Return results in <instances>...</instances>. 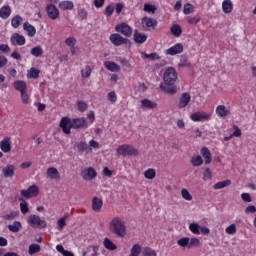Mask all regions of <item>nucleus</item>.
Wrapping results in <instances>:
<instances>
[{
  "label": "nucleus",
  "instance_id": "nucleus-1",
  "mask_svg": "<svg viewBox=\"0 0 256 256\" xmlns=\"http://www.w3.org/2000/svg\"><path fill=\"white\" fill-rule=\"evenodd\" d=\"M163 79L164 83H160L159 88L164 91V93L175 95V93H177V86H175L177 82V70L173 67L167 68L164 72Z\"/></svg>",
  "mask_w": 256,
  "mask_h": 256
},
{
  "label": "nucleus",
  "instance_id": "nucleus-2",
  "mask_svg": "<svg viewBox=\"0 0 256 256\" xmlns=\"http://www.w3.org/2000/svg\"><path fill=\"white\" fill-rule=\"evenodd\" d=\"M86 125L87 121H85V118H76L71 120L64 117L60 122V127L65 135H71V129H81V127H85Z\"/></svg>",
  "mask_w": 256,
  "mask_h": 256
},
{
  "label": "nucleus",
  "instance_id": "nucleus-3",
  "mask_svg": "<svg viewBox=\"0 0 256 256\" xmlns=\"http://www.w3.org/2000/svg\"><path fill=\"white\" fill-rule=\"evenodd\" d=\"M109 229L111 233L117 235V237L123 238L125 235H127V227L125 226V222L122 221L119 217L112 219Z\"/></svg>",
  "mask_w": 256,
  "mask_h": 256
},
{
  "label": "nucleus",
  "instance_id": "nucleus-4",
  "mask_svg": "<svg viewBox=\"0 0 256 256\" xmlns=\"http://www.w3.org/2000/svg\"><path fill=\"white\" fill-rule=\"evenodd\" d=\"M28 224L30 225V227H34L35 229L37 228H41V229H45V227H47V221L42 220L41 217L32 214L28 217L27 219Z\"/></svg>",
  "mask_w": 256,
  "mask_h": 256
},
{
  "label": "nucleus",
  "instance_id": "nucleus-5",
  "mask_svg": "<svg viewBox=\"0 0 256 256\" xmlns=\"http://www.w3.org/2000/svg\"><path fill=\"white\" fill-rule=\"evenodd\" d=\"M118 155H122V157H131L133 155H138L137 149L131 145H121L117 148Z\"/></svg>",
  "mask_w": 256,
  "mask_h": 256
},
{
  "label": "nucleus",
  "instance_id": "nucleus-6",
  "mask_svg": "<svg viewBox=\"0 0 256 256\" xmlns=\"http://www.w3.org/2000/svg\"><path fill=\"white\" fill-rule=\"evenodd\" d=\"M20 193L25 199H31L39 195V187H37V185H32L26 190H21Z\"/></svg>",
  "mask_w": 256,
  "mask_h": 256
},
{
  "label": "nucleus",
  "instance_id": "nucleus-7",
  "mask_svg": "<svg viewBox=\"0 0 256 256\" xmlns=\"http://www.w3.org/2000/svg\"><path fill=\"white\" fill-rule=\"evenodd\" d=\"M115 31H117V33H121L124 37H131V35H133V29L127 23L116 25Z\"/></svg>",
  "mask_w": 256,
  "mask_h": 256
},
{
  "label": "nucleus",
  "instance_id": "nucleus-8",
  "mask_svg": "<svg viewBox=\"0 0 256 256\" xmlns=\"http://www.w3.org/2000/svg\"><path fill=\"white\" fill-rule=\"evenodd\" d=\"M110 41L113 45H115V47H121V45L127 44V41H129V39L123 38V36H121L120 34L115 33L110 35Z\"/></svg>",
  "mask_w": 256,
  "mask_h": 256
},
{
  "label": "nucleus",
  "instance_id": "nucleus-9",
  "mask_svg": "<svg viewBox=\"0 0 256 256\" xmlns=\"http://www.w3.org/2000/svg\"><path fill=\"white\" fill-rule=\"evenodd\" d=\"M190 119H192V121H195V122L209 121V119H211V115L203 111H198V112L192 113L190 116Z\"/></svg>",
  "mask_w": 256,
  "mask_h": 256
},
{
  "label": "nucleus",
  "instance_id": "nucleus-10",
  "mask_svg": "<svg viewBox=\"0 0 256 256\" xmlns=\"http://www.w3.org/2000/svg\"><path fill=\"white\" fill-rule=\"evenodd\" d=\"M46 11L49 19H52L53 21H55V19H59V9L56 8L55 5L53 4L47 5Z\"/></svg>",
  "mask_w": 256,
  "mask_h": 256
},
{
  "label": "nucleus",
  "instance_id": "nucleus-11",
  "mask_svg": "<svg viewBox=\"0 0 256 256\" xmlns=\"http://www.w3.org/2000/svg\"><path fill=\"white\" fill-rule=\"evenodd\" d=\"M189 103H191V94H189V92H185L179 99L178 108L185 109Z\"/></svg>",
  "mask_w": 256,
  "mask_h": 256
},
{
  "label": "nucleus",
  "instance_id": "nucleus-12",
  "mask_svg": "<svg viewBox=\"0 0 256 256\" xmlns=\"http://www.w3.org/2000/svg\"><path fill=\"white\" fill-rule=\"evenodd\" d=\"M11 43L12 45L23 46L26 43L25 36L20 35L19 33H14L11 36Z\"/></svg>",
  "mask_w": 256,
  "mask_h": 256
},
{
  "label": "nucleus",
  "instance_id": "nucleus-13",
  "mask_svg": "<svg viewBox=\"0 0 256 256\" xmlns=\"http://www.w3.org/2000/svg\"><path fill=\"white\" fill-rule=\"evenodd\" d=\"M179 53H183V44L178 43L172 46L171 48L166 50V55H179Z\"/></svg>",
  "mask_w": 256,
  "mask_h": 256
},
{
  "label": "nucleus",
  "instance_id": "nucleus-14",
  "mask_svg": "<svg viewBox=\"0 0 256 256\" xmlns=\"http://www.w3.org/2000/svg\"><path fill=\"white\" fill-rule=\"evenodd\" d=\"M97 177V171H95L92 167L87 168L83 172L84 181H91V179H95Z\"/></svg>",
  "mask_w": 256,
  "mask_h": 256
},
{
  "label": "nucleus",
  "instance_id": "nucleus-15",
  "mask_svg": "<svg viewBox=\"0 0 256 256\" xmlns=\"http://www.w3.org/2000/svg\"><path fill=\"white\" fill-rule=\"evenodd\" d=\"M133 39L135 43H138V45H143L145 41H147V35L146 34H141L139 30L134 31Z\"/></svg>",
  "mask_w": 256,
  "mask_h": 256
},
{
  "label": "nucleus",
  "instance_id": "nucleus-16",
  "mask_svg": "<svg viewBox=\"0 0 256 256\" xmlns=\"http://www.w3.org/2000/svg\"><path fill=\"white\" fill-rule=\"evenodd\" d=\"M0 149H2L3 153H9V151H11V138L10 137H5L0 142Z\"/></svg>",
  "mask_w": 256,
  "mask_h": 256
},
{
  "label": "nucleus",
  "instance_id": "nucleus-17",
  "mask_svg": "<svg viewBox=\"0 0 256 256\" xmlns=\"http://www.w3.org/2000/svg\"><path fill=\"white\" fill-rule=\"evenodd\" d=\"M24 31H26L28 37H35L37 33V29H35V26L31 25L29 22H25L23 25Z\"/></svg>",
  "mask_w": 256,
  "mask_h": 256
},
{
  "label": "nucleus",
  "instance_id": "nucleus-18",
  "mask_svg": "<svg viewBox=\"0 0 256 256\" xmlns=\"http://www.w3.org/2000/svg\"><path fill=\"white\" fill-rule=\"evenodd\" d=\"M104 67H106L108 71H112L113 73H117L118 71H121V66H119V64L113 61H106L104 63Z\"/></svg>",
  "mask_w": 256,
  "mask_h": 256
},
{
  "label": "nucleus",
  "instance_id": "nucleus-19",
  "mask_svg": "<svg viewBox=\"0 0 256 256\" xmlns=\"http://www.w3.org/2000/svg\"><path fill=\"white\" fill-rule=\"evenodd\" d=\"M142 24L148 28L155 29L157 27V20L145 16L142 18Z\"/></svg>",
  "mask_w": 256,
  "mask_h": 256
},
{
  "label": "nucleus",
  "instance_id": "nucleus-20",
  "mask_svg": "<svg viewBox=\"0 0 256 256\" xmlns=\"http://www.w3.org/2000/svg\"><path fill=\"white\" fill-rule=\"evenodd\" d=\"M103 207V200H101L98 197H94L92 200V209L93 211H96V213H99Z\"/></svg>",
  "mask_w": 256,
  "mask_h": 256
},
{
  "label": "nucleus",
  "instance_id": "nucleus-21",
  "mask_svg": "<svg viewBox=\"0 0 256 256\" xmlns=\"http://www.w3.org/2000/svg\"><path fill=\"white\" fill-rule=\"evenodd\" d=\"M216 113L218 114V117H227V115H231V112L227 109L225 105L217 106Z\"/></svg>",
  "mask_w": 256,
  "mask_h": 256
},
{
  "label": "nucleus",
  "instance_id": "nucleus-22",
  "mask_svg": "<svg viewBox=\"0 0 256 256\" xmlns=\"http://www.w3.org/2000/svg\"><path fill=\"white\" fill-rule=\"evenodd\" d=\"M201 155L202 157H204L206 165H209V163H211L212 161L211 150H209V148L207 147H203L201 149Z\"/></svg>",
  "mask_w": 256,
  "mask_h": 256
},
{
  "label": "nucleus",
  "instance_id": "nucleus-23",
  "mask_svg": "<svg viewBox=\"0 0 256 256\" xmlns=\"http://www.w3.org/2000/svg\"><path fill=\"white\" fill-rule=\"evenodd\" d=\"M47 176L50 179H59L60 177L59 170H57V168L55 167H50L47 169Z\"/></svg>",
  "mask_w": 256,
  "mask_h": 256
},
{
  "label": "nucleus",
  "instance_id": "nucleus-24",
  "mask_svg": "<svg viewBox=\"0 0 256 256\" xmlns=\"http://www.w3.org/2000/svg\"><path fill=\"white\" fill-rule=\"evenodd\" d=\"M2 173L4 175V177H13V175H15V166L13 165H8L6 166L3 170Z\"/></svg>",
  "mask_w": 256,
  "mask_h": 256
},
{
  "label": "nucleus",
  "instance_id": "nucleus-25",
  "mask_svg": "<svg viewBox=\"0 0 256 256\" xmlns=\"http://www.w3.org/2000/svg\"><path fill=\"white\" fill-rule=\"evenodd\" d=\"M59 7L63 11H71L73 9V7H75V6L72 1L67 0V1L60 2Z\"/></svg>",
  "mask_w": 256,
  "mask_h": 256
},
{
  "label": "nucleus",
  "instance_id": "nucleus-26",
  "mask_svg": "<svg viewBox=\"0 0 256 256\" xmlns=\"http://www.w3.org/2000/svg\"><path fill=\"white\" fill-rule=\"evenodd\" d=\"M103 245L105 249H108V251H116L117 249V245H115V243H113V241H111L109 238L104 239Z\"/></svg>",
  "mask_w": 256,
  "mask_h": 256
},
{
  "label": "nucleus",
  "instance_id": "nucleus-27",
  "mask_svg": "<svg viewBox=\"0 0 256 256\" xmlns=\"http://www.w3.org/2000/svg\"><path fill=\"white\" fill-rule=\"evenodd\" d=\"M14 88L17 91H20V93H23L24 91H27V83H25V81L18 80L14 82Z\"/></svg>",
  "mask_w": 256,
  "mask_h": 256
},
{
  "label": "nucleus",
  "instance_id": "nucleus-28",
  "mask_svg": "<svg viewBox=\"0 0 256 256\" xmlns=\"http://www.w3.org/2000/svg\"><path fill=\"white\" fill-rule=\"evenodd\" d=\"M10 15H11V7L3 6L0 9V17H1V19H9Z\"/></svg>",
  "mask_w": 256,
  "mask_h": 256
},
{
  "label": "nucleus",
  "instance_id": "nucleus-29",
  "mask_svg": "<svg viewBox=\"0 0 256 256\" xmlns=\"http://www.w3.org/2000/svg\"><path fill=\"white\" fill-rule=\"evenodd\" d=\"M222 9L224 13H232L233 12V2L231 0H225L222 3Z\"/></svg>",
  "mask_w": 256,
  "mask_h": 256
},
{
  "label": "nucleus",
  "instance_id": "nucleus-30",
  "mask_svg": "<svg viewBox=\"0 0 256 256\" xmlns=\"http://www.w3.org/2000/svg\"><path fill=\"white\" fill-rule=\"evenodd\" d=\"M21 222L19 221H15L13 222V224L8 225V229L9 231H11L12 233H19V231H21Z\"/></svg>",
  "mask_w": 256,
  "mask_h": 256
},
{
  "label": "nucleus",
  "instance_id": "nucleus-31",
  "mask_svg": "<svg viewBox=\"0 0 256 256\" xmlns=\"http://www.w3.org/2000/svg\"><path fill=\"white\" fill-rule=\"evenodd\" d=\"M171 33L174 35V37H181V34L183 33V29H181V26L179 24H174L171 27Z\"/></svg>",
  "mask_w": 256,
  "mask_h": 256
},
{
  "label": "nucleus",
  "instance_id": "nucleus-32",
  "mask_svg": "<svg viewBox=\"0 0 256 256\" xmlns=\"http://www.w3.org/2000/svg\"><path fill=\"white\" fill-rule=\"evenodd\" d=\"M142 107H145L146 109H155L157 107V103L149 100V99H143L141 101Z\"/></svg>",
  "mask_w": 256,
  "mask_h": 256
},
{
  "label": "nucleus",
  "instance_id": "nucleus-33",
  "mask_svg": "<svg viewBox=\"0 0 256 256\" xmlns=\"http://www.w3.org/2000/svg\"><path fill=\"white\" fill-rule=\"evenodd\" d=\"M39 251H41V246L39 244H30L28 249L29 255H35V253H39Z\"/></svg>",
  "mask_w": 256,
  "mask_h": 256
},
{
  "label": "nucleus",
  "instance_id": "nucleus-34",
  "mask_svg": "<svg viewBox=\"0 0 256 256\" xmlns=\"http://www.w3.org/2000/svg\"><path fill=\"white\" fill-rule=\"evenodd\" d=\"M191 163L193 167H201V164L203 163V158L201 156H192Z\"/></svg>",
  "mask_w": 256,
  "mask_h": 256
},
{
  "label": "nucleus",
  "instance_id": "nucleus-35",
  "mask_svg": "<svg viewBox=\"0 0 256 256\" xmlns=\"http://www.w3.org/2000/svg\"><path fill=\"white\" fill-rule=\"evenodd\" d=\"M231 185V180H224L221 182H217L214 184V189H225V187H229Z\"/></svg>",
  "mask_w": 256,
  "mask_h": 256
},
{
  "label": "nucleus",
  "instance_id": "nucleus-36",
  "mask_svg": "<svg viewBox=\"0 0 256 256\" xmlns=\"http://www.w3.org/2000/svg\"><path fill=\"white\" fill-rule=\"evenodd\" d=\"M39 73H41V70L32 67L28 72V77L30 79H39Z\"/></svg>",
  "mask_w": 256,
  "mask_h": 256
},
{
  "label": "nucleus",
  "instance_id": "nucleus-37",
  "mask_svg": "<svg viewBox=\"0 0 256 256\" xmlns=\"http://www.w3.org/2000/svg\"><path fill=\"white\" fill-rule=\"evenodd\" d=\"M21 23H23V18L21 16L16 15L14 18H12L11 25L14 27V29H17Z\"/></svg>",
  "mask_w": 256,
  "mask_h": 256
},
{
  "label": "nucleus",
  "instance_id": "nucleus-38",
  "mask_svg": "<svg viewBox=\"0 0 256 256\" xmlns=\"http://www.w3.org/2000/svg\"><path fill=\"white\" fill-rule=\"evenodd\" d=\"M141 255V245L135 244L130 250V256H139Z\"/></svg>",
  "mask_w": 256,
  "mask_h": 256
},
{
  "label": "nucleus",
  "instance_id": "nucleus-39",
  "mask_svg": "<svg viewBox=\"0 0 256 256\" xmlns=\"http://www.w3.org/2000/svg\"><path fill=\"white\" fill-rule=\"evenodd\" d=\"M189 229L194 233V235H201V226H199V224L191 223L189 225Z\"/></svg>",
  "mask_w": 256,
  "mask_h": 256
},
{
  "label": "nucleus",
  "instance_id": "nucleus-40",
  "mask_svg": "<svg viewBox=\"0 0 256 256\" xmlns=\"http://www.w3.org/2000/svg\"><path fill=\"white\" fill-rule=\"evenodd\" d=\"M66 219H67V216H64L58 220L57 222L58 231H63V229L67 227Z\"/></svg>",
  "mask_w": 256,
  "mask_h": 256
},
{
  "label": "nucleus",
  "instance_id": "nucleus-41",
  "mask_svg": "<svg viewBox=\"0 0 256 256\" xmlns=\"http://www.w3.org/2000/svg\"><path fill=\"white\" fill-rule=\"evenodd\" d=\"M31 55H33L34 57H41V55H43V48H41V46H36L32 48Z\"/></svg>",
  "mask_w": 256,
  "mask_h": 256
},
{
  "label": "nucleus",
  "instance_id": "nucleus-42",
  "mask_svg": "<svg viewBox=\"0 0 256 256\" xmlns=\"http://www.w3.org/2000/svg\"><path fill=\"white\" fill-rule=\"evenodd\" d=\"M155 175H157V173L153 168H149L144 172V177H146V179H155Z\"/></svg>",
  "mask_w": 256,
  "mask_h": 256
},
{
  "label": "nucleus",
  "instance_id": "nucleus-43",
  "mask_svg": "<svg viewBox=\"0 0 256 256\" xmlns=\"http://www.w3.org/2000/svg\"><path fill=\"white\" fill-rule=\"evenodd\" d=\"M195 11V7H193L190 3L184 5L183 13L184 15H191Z\"/></svg>",
  "mask_w": 256,
  "mask_h": 256
},
{
  "label": "nucleus",
  "instance_id": "nucleus-44",
  "mask_svg": "<svg viewBox=\"0 0 256 256\" xmlns=\"http://www.w3.org/2000/svg\"><path fill=\"white\" fill-rule=\"evenodd\" d=\"M20 211L23 215H27V213H29V203H27L25 200L20 203Z\"/></svg>",
  "mask_w": 256,
  "mask_h": 256
},
{
  "label": "nucleus",
  "instance_id": "nucleus-45",
  "mask_svg": "<svg viewBox=\"0 0 256 256\" xmlns=\"http://www.w3.org/2000/svg\"><path fill=\"white\" fill-rule=\"evenodd\" d=\"M78 153H84V151H87L89 149V145L86 144V142L82 141L77 144Z\"/></svg>",
  "mask_w": 256,
  "mask_h": 256
},
{
  "label": "nucleus",
  "instance_id": "nucleus-46",
  "mask_svg": "<svg viewBox=\"0 0 256 256\" xmlns=\"http://www.w3.org/2000/svg\"><path fill=\"white\" fill-rule=\"evenodd\" d=\"M143 11H145L146 13L155 14V11H157V7L151 4H144Z\"/></svg>",
  "mask_w": 256,
  "mask_h": 256
},
{
  "label": "nucleus",
  "instance_id": "nucleus-47",
  "mask_svg": "<svg viewBox=\"0 0 256 256\" xmlns=\"http://www.w3.org/2000/svg\"><path fill=\"white\" fill-rule=\"evenodd\" d=\"M189 58L186 55L181 56L179 67H189Z\"/></svg>",
  "mask_w": 256,
  "mask_h": 256
},
{
  "label": "nucleus",
  "instance_id": "nucleus-48",
  "mask_svg": "<svg viewBox=\"0 0 256 256\" xmlns=\"http://www.w3.org/2000/svg\"><path fill=\"white\" fill-rule=\"evenodd\" d=\"M16 217H19V212L13 211L10 214L4 215L3 219H6V221H12V219H15Z\"/></svg>",
  "mask_w": 256,
  "mask_h": 256
},
{
  "label": "nucleus",
  "instance_id": "nucleus-49",
  "mask_svg": "<svg viewBox=\"0 0 256 256\" xmlns=\"http://www.w3.org/2000/svg\"><path fill=\"white\" fill-rule=\"evenodd\" d=\"M143 256H157V252L152 248L146 247L143 250Z\"/></svg>",
  "mask_w": 256,
  "mask_h": 256
},
{
  "label": "nucleus",
  "instance_id": "nucleus-50",
  "mask_svg": "<svg viewBox=\"0 0 256 256\" xmlns=\"http://www.w3.org/2000/svg\"><path fill=\"white\" fill-rule=\"evenodd\" d=\"M187 21L190 25H197V23L201 21V18L199 16H194V17L188 16Z\"/></svg>",
  "mask_w": 256,
  "mask_h": 256
},
{
  "label": "nucleus",
  "instance_id": "nucleus-51",
  "mask_svg": "<svg viewBox=\"0 0 256 256\" xmlns=\"http://www.w3.org/2000/svg\"><path fill=\"white\" fill-rule=\"evenodd\" d=\"M182 197L183 199H186V201H191L193 199V196H191L189 190L185 188L182 189Z\"/></svg>",
  "mask_w": 256,
  "mask_h": 256
},
{
  "label": "nucleus",
  "instance_id": "nucleus-52",
  "mask_svg": "<svg viewBox=\"0 0 256 256\" xmlns=\"http://www.w3.org/2000/svg\"><path fill=\"white\" fill-rule=\"evenodd\" d=\"M226 233H228V235H235V233H237V226H235V224H231L226 228Z\"/></svg>",
  "mask_w": 256,
  "mask_h": 256
},
{
  "label": "nucleus",
  "instance_id": "nucleus-53",
  "mask_svg": "<svg viewBox=\"0 0 256 256\" xmlns=\"http://www.w3.org/2000/svg\"><path fill=\"white\" fill-rule=\"evenodd\" d=\"M89 108V105L83 101H78V110L81 111V113L87 111Z\"/></svg>",
  "mask_w": 256,
  "mask_h": 256
},
{
  "label": "nucleus",
  "instance_id": "nucleus-54",
  "mask_svg": "<svg viewBox=\"0 0 256 256\" xmlns=\"http://www.w3.org/2000/svg\"><path fill=\"white\" fill-rule=\"evenodd\" d=\"M114 11H115V6H113V4H110L109 6H107L105 9L106 17H111V15H113Z\"/></svg>",
  "mask_w": 256,
  "mask_h": 256
},
{
  "label": "nucleus",
  "instance_id": "nucleus-55",
  "mask_svg": "<svg viewBox=\"0 0 256 256\" xmlns=\"http://www.w3.org/2000/svg\"><path fill=\"white\" fill-rule=\"evenodd\" d=\"M189 241H190L189 237H184L178 240V245H180V247H187L188 245V248H189Z\"/></svg>",
  "mask_w": 256,
  "mask_h": 256
},
{
  "label": "nucleus",
  "instance_id": "nucleus-56",
  "mask_svg": "<svg viewBox=\"0 0 256 256\" xmlns=\"http://www.w3.org/2000/svg\"><path fill=\"white\" fill-rule=\"evenodd\" d=\"M201 241H199L198 238H192L190 241H189V249L193 248V247H199Z\"/></svg>",
  "mask_w": 256,
  "mask_h": 256
},
{
  "label": "nucleus",
  "instance_id": "nucleus-57",
  "mask_svg": "<svg viewBox=\"0 0 256 256\" xmlns=\"http://www.w3.org/2000/svg\"><path fill=\"white\" fill-rule=\"evenodd\" d=\"M145 59H151V61H157L160 59L159 54L151 53V54H144Z\"/></svg>",
  "mask_w": 256,
  "mask_h": 256
},
{
  "label": "nucleus",
  "instance_id": "nucleus-58",
  "mask_svg": "<svg viewBox=\"0 0 256 256\" xmlns=\"http://www.w3.org/2000/svg\"><path fill=\"white\" fill-rule=\"evenodd\" d=\"M87 10H85V8H82L78 11V17L79 19H81V21H84L85 19H87Z\"/></svg>",
  "mask_w": 256,
  "mask_h": 256
},
{
  "label": "nucleus",
  "instance_id": "nucleus-59",
  "mask_svg": "<svg viewBox=\"0 0 256 256\" xmlns=\"http://www.w3.org/2000/svg\"><path fill=\"white\" fill-rule=\"evenodd\" d=\"M107 98H108V101H111V103L117 102V94H115V91L108 93Z\"/></svg>",
  "mask_w": 256,
  "mask_h": 256
},
{
  "label": "nucleus",
  "instance_id": "nucleus-60",
  "mask_svg": "<svg viewBox=\"0 0 256 256\" xmlns=\"http://www.w3.org/2000/svg\"><path fill=\"white\" fill-rule=\"evenodd\" d=\"M212 174H211V169L206 168L204 173H203V179L204 181H209V179H211Z\"/></svg>",
  "mask_w": 256,
  "mask_h": 256
},
{
  "label": "nucleus",
  "instance_id": "nucleus-61",
  "mask_svg": "<svg viewBox=\"0 0 256 256\" xmlns=\"http://www.w3.org/2000/svg\"><path fill=\"white\" fill-rule=\"evenodd\" d=\"M241 199H242L243 201H245V203H251V201H253V200L251 199V194H249V193H242V194H241Z\"/></svg>",
  "mask_w": 256,
  "mask_h": 256
},
{
  "label": "nucleus",
  "instance_id": "nucleus-62",
  "mask_svg": "<svg viewBox=\"0 0 256 256\" xmlns=\"http://www.w3.org/2000/svg\"><path fill=\"white\" fill-rule=\"evenodd\" d=\"M82 77H91V67L86 66L84 70H82Z\"/></svg>",
  "mask_w": 256,
  "mask_h": 256
},
{
  "label": "nucleus",
  "instance_id": "nucleus-63",
  "mask_svg": "<svg viewBox=\"0 0 256 256\" xmlns=\"http://www.w3.org/2000/svg\"><path fill=\"white\" fill-rule=\"evenodd\" d=\"M125 9V4L123 3H117L116 4V15H121V11Z\"/></svg>",
  "mask_w": 256,
  "mask_h": 256
},
{
  "label": "nucleus",
  "instance_id": "nucleus-64",
  "mask_svg": "<svg viewBox=\"0 0 256 256\" xmlns=\"http://www.w3.org/2000/svg\"><path fill=\"white\" fill-rule=\"evenodd\" d=\"M65 43L68 47H75L76 40H75V38L70 37V38L66 39Z\"/></svg>",
  "mask_w": 256,
  "mask_h": 256
}]
</instances>
